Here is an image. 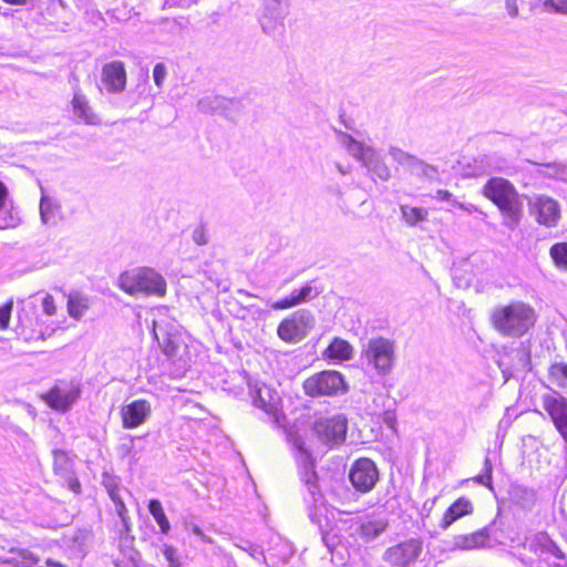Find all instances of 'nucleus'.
I'll return each mask as SVG.
<instances>
[{
    "instance_id": "nucleus-23",
    "label": "nucleus",
    "mask_w": 567,
    "mask_h": 567,
    "mask_svg": "<svg viewBox=\"0 0 567 567\" xmlns=\"http://www.w3.org/2000/svg\"><path fill=\"white\" fill-rule=\"evenodd\" d=\"M473 509V503L468 498L460 497L445 511L439 526L446 530L457 519L472 514Z\"/></svg>"
},
{
    "instance_id": "nucleus-29",
    "label": "nucleus",
    "mask_w": 567,
    "mask_h": 567,
    "mask_svg": "<svg viewBox=\"0 0 567 567\" xmlns=\"http://www.w3.org/2000/svg\"><path fill=\"white\" fill-rule=\"evenodd\" d=\"M323 357L329 360L347 361L353 357V347L341 338H334L324 350Z\"/></svg>"
},
{
    "instance_id": "nucleus-1",
    "label": "nucleus",
    "mask_w": 567,
    "mask_h": 567,
    "mask_svg": "<svg viewBox=\"0 0 567 567\" xmlns=\"http://www.w3.org/2000/svg\"><path fill=\"white\" fill-rule=\"evenodd\" d=\"M482 194L501 212L502 225L508 230H515L524 216L523 202L515 186L502 177L487 181Z\"/></svg>"
},
{
    "instance_id": "nucleus-43",
    "label": "nucleus",
    "mask_w": 567,
    "mask_h": 567,
    "mask_svg": "<svg viewBox=\"0 0 567 567\" xmlns=\"http://www.w3.org/2000/svg\"><path fill=\"white\" fill-rule=\"evenodd\" d=\"M167 75V70L164 63L155 64L153 69V79L157 87H162L164 80Z\"/></svg>"
},
{
    "instance_id": "nucleus-28",
    "label": "nucleus",
    "mask_w": 567,
    "mask_h": 567,
    "mask_svg": "<svg viewBox=\"0 0 567 567\" xmlns=\"http://www.w3.org/2000/svg\"><path fill=\"white\" fill-rule=\"evenodd\" d=\"M74 115L85 124L96 125L99 118L89 105V101L81 92H75L72 99Z\"/></svg>"
},
{
    "instance_id": "nucleus-42",
    "label": "nucleus",
    "mask_w": 567,
    "mask_h": 567,
    "mask_svg": "<svg viewBox=\"0 0 567 567\" xmlns=\"http://www.w3.org/2000/svg\"><path fill=\"white\" fill-rule=\"evenodd\" d=\"M13 302L9 301L0 308V330H6L11 318Z\"/></svg>"
},
{
    "instance_id": "nucleus-26",
    "label": "nucleus",
    "mask_w": 567,
    "mask_h": 567,
    "mask_svg": "<svg viewBox=\"0 0 567 567\" xmlns=\"http://www.w3.org/2000/svg\"><path fill=\"white\" fill-rule=\"evenodd\" d=\"M488 539L489 534L486 528H483L472 534L455 536L453 539V546L461 550H473L485 547Z\"/></svg>"
},
{
    "instance_id": "nucleus-55",
    "label": "nucleus",
    "mask_w": 567,
    "mask_h": 567,
    "mask_svg": "<svg viewBox=\"0 0 567 567\" xmlns=\"http://www.w3.org/2000/svg\"><path fill=\"white\" fill-rule=\"evenodd\" d=\"M192 530H193V533H194L196 536H198V537H200V536L204 534V532H203V530H202L197 525H194V526L192 527Z\"/></svg>"
},
{
    "instance_id": "nucleus-52",
    "label": "nucleus",
    "mask_w": 567,
    "mask_h": 567,
    "mask_svg": "<svg viewBox=\"0 0 567 567\" xmlns=\"http://www.w3.org/2000/svg\"><path fill=\"white\" fill-rule=\"evenodd\" d=\"M436 501H437V496L425 501L423 504V509L430 512L433 508V506L435 505Z\"/></svg>"
},
{
    "instance_id": "nucleus-41",
    "label": "nucleus",
    "mask_w": 567,
    "mask_h": 567,
    "mask_svg": "<svg viewBox=\"0 0 567 567\" xmlns=\"http://www.w3.org/2000/svg\"><path fill=\"white\" fill-rule=\"evenodd\" d=\"M163 555L168 561L169 567H181L179 557L174 547L165 545L163 548Z\"/></svg>"
},
{
    "instance_id": "nucleus-30",
    "label": "nucleus",
    "mask_w": 567,
    "mask_h": 567,
    "mask_svg": "<svg viewBox=\"0 0 567 567\" xmlns=\"http://www.w3.org/2000/svg\"><path fill=\"white\" fill-rule=\"evenodd\" d=\"M90 308V299L83 293L73 291L68 296L66 310L71 318L80 320Z\"/></svg>"
},
{
    "instance_id": "nucleus-45",
    "label": "nucleus",
    "mask_w": 567,
    "mask_h": 567,
    "mask_svg": "<svg viewBox=\"0 0 567 567\" xmlns=\"http://www.w3.org/2000/svg\"><path fill=\"white\" fill-rule=\"evenodd\" d=\"M42 310L47 316H54L56 313L54 298L49 293H45L42 299Z\"/></svg>"
},
{
    "instance_id": "nucleus-22",
    "label": "nucleus",
    "mask_w": 567,
    "mask_h": 567,
    "mask_svg": "<svg viewBox=\"0 0 567 567\" xmlns=\"http://www.w3.org/2000/svg\"><path fill=\"white\" fill-rule=\"evenodd\" d=\"M53 468L55 474L65 480L69 488L74 493H80L81 484L72 473V463L68 454L62 450L53 451Z\"/></svg>"
},
{
    "instance_id": "nucleus-47",
    "label": "nucleus",
    "mask_w": 567,
    "mask_h": 567,
    "mask_svg": "<svg viewBox=\"0 0 567 567\" xmlns=\"http://www.w3.org/2000/svg\"><path fill=\"white\" fill-rule=\"evenodd\" d=\"M505 8L509 17L516 18L518 16L517 0H506Z\"/></svg>"
},
{
    "instance_id": "nucleus-35",
    "label": "nucleus",
    "mask_w": 567,
    "mask_h": 567,
    "mask_svg": "<svg viewBox=\"0 0 567 567\" xmlns=\"http://www.w3.org/2000/svg\"><path fill=\"white\" fill-rule=\"evenodd\" d=\"M549 252L555 265L558 268L567 271V243L555 244L551 246Z\"/></svg>"
},
{
    "instance_id": "nucleus-40",
    "label": "nucleus",
    "mask_w": 567,
    "mask_h": 567,
    "mask_svg": "<svg viewBox=\"0 0 567 567\" xmlns=\"http://www.w3.org/2000/svg\"><path fill=\"white\" fill-rule=\"evenodd\" d=\"M492 463L489 458H485L484 461V473L481 475L475 476L473 480L484 486H487L489 489H492Z\"/></svg>"
},
{
    "instance_id": "nucleus-16",
    "label": "nucleus",
    "mask_w": 567,
    "mask_h": 567,
    "mask_svg": "<svg viewBox=\"0 0 567 567\" xmlns=\"http://www.w3.org/2000/svg\"><path fill=\"white\" fill-rule=\"evenodd\" d=\"M288 14V6L280 0H268L266 11L261 18V27L265 32L275 34L284 29V19Z\"/></svg>"
},
{
    "instance_id": "nucleus-2",
    "label": "nucleus",
    "mask_w": 567,
    "mask_h": 567,
    "mask_svg": "<svg viewBox=\"0 0 567 567\" xmlns=\"http://www.w3.org/2000/svg\"><path fill=\"white\" fill-rule=\"evenodd\" d=\"M536 320L535 309L520 300L497 306L491 313L494 329L504 337H523L534 327Z\"/></svg>"
},
{
    "instance_id": "nucleus-13",
    "label": "nucleus",
    "mask_w": 567,
    "mask_h": 567,
    "mask_svg": "<svg viewBox=\"0 0 567 567\" xmlns=\"http://www.w3.org/2000/svg\"><path fill=\"white\" fill-rule=\"evenodd\" d=\"M543 409L548 413L555 429L567 444V399L558 392L542 398Z\"/></svg>"
},
{
    "instance_id": "nucleus-15",
    "label": "nucleus",
    "mask_w": 567,
    "mask_h": 567,
    "mask_svg": "<svg viewBox=\"0 0 567 567\" xmlns=\"http://www.w3.org/2000/svg\"><path fill=\"white\" fill-rule=\"evenodd\" d=\"M251 396L255 406L261 409L267 414L274 417L277 424H280L281 417H284L280 411V395L279 393L267 384L256 385L255 390L251 391Z\"/></svg>"
},
{
    "instance_id": "nucleus-12",
    "label": "nucleus",
    "mask_w": 567,
    "mask_h": 567,
    "mask_svg": "<svg viewBox=\"0 0 567 567\" xmlns=\"http://www.w3.org/2000/svg\"><path fill=\"white\" fill-rule=\"evenodd\" d=\"M423 551L421 538H410L395 546L389 547L383 554V560L392 567H409Z\"/></svg>"
},
{
    "instance_id": "nucleus-48",
    "label": "nucleus",
    "mask_w": 567,
    "mask_h": 567,
    "mask_svg": "<svg viewBox=\"0 0 567 567\" xmlns=\"http://www.w3.org/2000/svg\"><path fill=\"white\" fill-rule=\"evenodd\" d=\"M434 198L437 199V200H446V202H450L452 205H453V200H455L453 198V195L449 192V190H445V189H439L436 190L435 195H434Z\"/></svg>"
},
{
    "instance_id": "nucleus-37",
    "label": "nucleus",
    "mask_w": 567,
    "mask_h": 567,
    "mask_svg": "<svg viewBox=\"0 0 567 567\" xmlns=\"http://www.w3.org/2000/svg\"><path fill=\"white\" fill-rule=\"evenodd\" d=\"M544 12L567 14V0H540Z\"/></svg>"
},
{
    "instance_id": "nucleus-6",
    "label": "nucleus",
    "mask_w": 567,
    "mask_h": 567,
    "mask_svg": "<svg viewBox=\"0 0 567 567\" xmlns=\"http://www.w3.org/2000/svg\"><path fill=\"white\" fill-rule=\"evenodd\" d=\"M315 322L316 319L309 310H298L279 323L277 334L286 343L296 344L308 336Z\"/></svg>"
},
{
    "instance_id": "nucleus-3",
    "label": "nucleus",
    "mask_w": 567,
    "mask_h": 567,
    "mask_svg": "<svg viewBox=\"0 0 567 567\" xmlns=\"http://www.w3.org/2000/svg\"><path fill=\"white\" fill-rule=\"evenodd\" d=\"M117 286L130 296H155L166 295L167 284L164 277L151 267H140L120 275Z\"/></svg>"
},
{
    "instance_id": "nucleus-51",
    "label": "nucleus",
    "mask_w": 567,
    "mask_h": 567,
    "mask_svg": "<svg viewBox=\"0 0 567 567\" xmlns=\"http://www.w3.org/2000/svg\"><path fill=\"white\" fill-rule=\"evenodd\" d=\"M384 423L392 430L395 429V416L391 413H385Z\"/></svg>"
},
{
    "instance_id": "nucleus-54",
    "label": "nucleus",
    "mask_w": 567,
    "mask_h": 567,
    "mask_svg": "<svg viewBox=\"0 0 567 567\" xmlns=\"http://www.w3.org/2000/svg\"><path fill=\"white\" fill-rule=\"evenodd\" d=\"M336 168L342 175H347L350 172L348 167L342 166L340 163H336Z\"/></svg>"
},
{
    "instance_id": "nucleus-17",
    "label": "nucleus",
    "mask_w": 567,
    "mask_h": 567,
    "mask_svg": "<svg viewBox=\"0 0 567 567\" xmlns=\"http://www.w3.org/2000/svg\"><path fill=\"white\" fill-rule=\"evenodd\" d=\"M152 412L151 403L146 400H135L121 409L124 429H135L144 424Z\"/></svg>"
},
{
    "instance_id": "nucleus-18",
    "label": "nucleus",
    "mask_w": 567,
    "mask_h": 567,
    "mask_svg": "<svg viewBox=\"0 0 567 567\" xmlns=\"http://www.w3.org/2000/svg\"><path fill=\"white\" fill-rule=\"evenodd\" d=\"M102 83L110 93H121L126 86V71L124 63L112 61L102 68Z\"/></svg>"
},
{
    "instance_id": "nucleus-34",
    "label": "nucleus",
    "mask_w": 567,
    "mask_h": 567,
    "mask_svg": "<svg viewBox=\"0 0 567 567\" xmlns=\"http://www.w3.org/2000/svg\"><path fill=\"white\" fill-rule=\"evenodd\" d=\"M548 381L560 389L567 388V364L554 363L548 369Z\"/></svg>"
},
{
    "instance_id": "nucleus-53",
    "label": "nucleus",
    "mask_w": 567,
    "mask_h": 567,
    "mask_svg": "<svg viewBox=\"0 0 567 567\" xmlns=\"http://www.w3.org/2000/svg\"><path fill=\"white\" fill-rule=\"evenodd\" d=\"M45 565H47L48 567H64L60 561H56V560L51 559V558H48V559L45 560Z\"/></svg>"
},
{
    "instance_id": "nucleus-39",
    "label": "nucleus",
    "mask_w": 567,
    "mask_h": 567,
    "mask_svg": "<svg viewBox=\"0 0 567 567\" xmlns=\"http://www.w3.org/2000/svg\"><path fill=\"white\" fill-rule=\"evenodd\" d=\"M551 172L548 174L549 177L556 178L563 182H567V164L564 163H548L544 164Z\"/></svg>"
},
{
    "instance_id": "nucleus-56",
    "label": "nucleus",
    "mask_w": 567,
    "mask_h": 567,
    "mask_svg": "<svg viewBox=\"0 0 567 567\" xmlns=\"http://www.w3.org/2000/svg\"><path fill=\"white\" fill-rule=\"evenodd\" d=\"M200 539H202L204 543H207V544H212V543H213V539H212L209 536L205 535V534H203V535L200 536Z\"/></svg>"
},
{
    "instance_id": "nucleus-33",
    "label": "nucleus",
    "mask_w": 567,
    "mask_h": 567,
    "mask_svg": "<svg viewBox=\"0 0 567 567\" xmlns=\"http://www.w3.org/2000/svg\"><path fill=\"white\" fill-rule=\"evenodd\" d=\"M148 511L157 525L159 526V529L163 534H168L171 530V524L165 515V512L163 509V506L159 501L152 499L148 503Z\"/></svg>"
},
{
    "instance_id": "nucleus-5",
    "label": "nucleus",
    "mask_w": 567,
    "mask_h": 567,
    "mask_svg": "<svg viewBox=\"0 0 567 567\" xmlns=\"http://www.w3.org/2000/svg\"><path fill=\"white\" fill-rule=\"evenodd\" d=\"M166 311V308L158 309L153 321V334L165 355L169 359H176L181 355L184 341L182 340L179 326L167 316Z\"/></svg>"
},
{
    "instance_id": "nucleus-46",
    "label": "nucleus",
    "mask_w": 567,
    "mask_h": 567,
    "mask_svg": "<svg viewBox=\"0 0 567 567\" xmlns=\"http://www.w3.org/2000/svg\"><path fill=\"white\" fill-rule=\"evenodd\" d=\"M192 237L193 240L199 246L206 245L208 243L207 234L203 227H197L194 229Z\"/></svg>"
},
{
    "instance_id": "nucleus-8",
    "label": "nucleus",
    "mask_w": 567,
    "mask_h": 567,
    "mask_svg": "<svg viewBox=\"0 0 567 567\" xmlns=\"http://www.w3.org/2000/svg\"><path fill=\"white\" fill-rule=\"evenodd\" d=\"M303 390L310 396L338 395L344 393L347 386L340 372L329 370L308 378L303 382Z\"/></svg>"
},
{
    "instance_id": "nucleus-14",
    "label": "nucleus",
    "mask_w": 567,
    "mask_h": 567,
    "mask_svg": "<svg viewBox=\"0 0 567 567\" xmlns=\"http://www.w3.org/2000/svg\"><path fill=\"white\" fill-rule=\"evenodd\" d=\"M349 477L357 491L367 493L371 491L378 482L379 472L371 460L360 458L352 465Z\"/></svg>"
},
{
    "instance_id": "nucleus-21",
    "label": "nucleus",
    "mask_w": 567,
    "mask_h": 567,
    "mask_svg": "<svg viewBox=\"0 0 567 567\" xmlns=\"http://www.w3.org/2000/svg\"><path fill=\"white\" fill-rule=\"evenodd\" d=\"M80 396V391L73 388L55 386L43 399L54 410H68Z\"/></svg>"
},
{
    "instance_id": "nucleus-24",
    "label": "nucleus",
    "mask_w": 567,
    "mask_h": 567,
    "mask_svg": "<svg viewBox=\"0 0 567 567\" xmlns=\"http://www.w3.org/2000/svg\"><path fill=\"white\" fill-rule=\"evenodd\" d=\"M40 219L45 226H56L62 218V206L55 198L42 193L40 205Z\"/></svg>"
},
{
    "instance_id": "nucleus-19",
    "label": "nucleus",
    "mask_w": 567,
    "mask_h": 567,
    "mask_svg": "<svg viewBox=\"0 0 567 567\" xmlns=\"http://www.w3.org/2000/svg\"><path fill=\"white\" fill-rule=\"evenodd\" d=\"M389 156L403 168L410 171L414 175L430 176L434 172V168L425 164L420 158L412 154L404 152L403 150L391 146L388 151Z\"/></svg>"
},
{
    "instance_id": "nucleus-25",
    "label": "nucleus",
    "mask_w": 567,
    "mask_h": 567,
    "mask_svg": "<svg viewBox=\"0 0 567 567\" xmlns=\"http://www.w3.org/2000/svg\"><path fill=\"white\" fill-rule=\"evenodd\" d=\"M318 293L313 292V287L310 284H306L298 290H293L290 296L275 301L270 305L274 310H285L301 303L308 302L313 299Z\"/></svg>"
},
{
    "instance_id": "nucleus-7",
    "label": "nucleus",
    "mask_w": 567,
    "mask_h": 567,
    "mask_svg": "<svg viewBox=\"0 0 567 567\" xmlns=\"http://www.w3.org/2000/svg\"><path fill=\"white\" fill-rule=\"evenodd\" d=\"M367 363L379 374H386L391 371L395 360V347L393 341L379 337L369 340L363 353Z\"/></svg>"
},
{
    "instance_id": "nucleus-44",
    "label": "nucleus",
    "mask_w": 567,
    "mask_h": 567,
    "mask_svg": "<svg viewBox=\"0 0 567 567\" xmlns=\"http://www.w3.org/2000/svg\"><path fill=\"white\" fill-rule=\"evenodd\" d=\"M20 224V218L17 215L9 214L8 216L0 213V228H14Z\"/></svg>"
},
{
    "instance_id": "nucleus-27",
    "label": "nucleus",
    "mask_w": 567,
    "mask_h": 567,
    "mask_svg": "<svg viewBox=\"0 0 567 567\" xmlns=\"http://www.w3.org/2000/svg\"><path fill=\"white\" fill-rule=\"evenodd\" d=\"M386 526L388 523L383 517L369 515L361 522L358 533L365 542H370L382 534Z\"/></svg>"
},
{
    "instance_id": "nucleus-58",
    "label": "nucleus",
    "mask_w": 567,
    "mask_h": 567,
    "mask_svg": "<svg viewBox=\"0 0 567 567\" xmlns=\"http://www.w3.org/2000/svg\"><path fill=\"white\" fill-rule=\"evenodd\" d=\"M25 558L30 559L32 564H37L39 561V559L35 558L32 554H29V556H25Z\"/></svg>"
},
{
    "instance_id": "nucleus-57",
    "label": "nucleus",
    "mask_w": 567,
    "mask_h": 567,
    "mask_svg": "<svg viewBox=\"0 0 567 567\" xmlns=\"http://www.w3.org/2000/svg\"><path fill=\"white\" fill-rule=\"evenodd\" d=\"M208 279L217 287H219L220 282H219V279L216 278V277H213V276H208Z\"/></svg>"
},
{
    "instance_id": "nucleus-10",
    "label": "nucleus",
    "mask_w": 567,
    "mask_h": 567,
    "mask_svg": "<svg viewBox=\"0 0 567 567\" xmlns=\"http://www.w3.org/2000/svg\"><path fill=\"white\" fill-rule=\"evenodd\" d=\"M289 441L297 451L296 460L299 466L300 480L307 486L309 493L315 496L318 489V476L309 447L299 434H289Z\"/></svg>"
},
{
    "instance_id": "nucleus-9",
    "label": "nucleus",
    "mask_w": 567,
    "mask_h": 567,
    "mask_svg": "<svg viewBox=\"0 0 567 567\" xmlns=\"http://www.w3.org/2000/svg\"><path fill=\"white\" fill-rule=\"evenodd\" d=\"M530 216L537 224L551 228L560 219V205L553 197L545 194H534L527 198Z\"/></svg>"
},
{
    "instance_id": "nucleus-38",
    "label": "nucleus",
    "mask_w": 567,
    "mask_h": 567,
    "mask_svg": "<svg viewBox=\"0 0 567 567\" xmlns=\"http://www.w3.org/2000/svg\"><path fill=\"white\" fill-rule=\"evenodd\" d=\"M106 488H107V492H109V496L111 497V499L115 504V508H116V512H117L118 516L122 519H124V514L126 513V507H125V504H124L122 497L120 496L118 488L116 486L111 485V484L107 485Z\"/></svg>"
},
{
    "instance_id": "nucleus-36",
    "label": "nucleus",
    "mask_w": 567,
    "mask_h": 567,
    "mask_svg": "<svg viewBox=\"0 0 567 567\" xmlns=\"http://www.w3.org/2000/svg\"><path fill=\"white\" fill-rule=\"evenodd\" d=\"M224 105V99L219 96H205L197 103L198 111L202 113H214Z\"/></svg>"
},
{
    "instance_id": "nucleus-20",
    "label": "nucleus",
    "mask_w": 567,
    "mask_h": 567,
    "mask_svg": "<svg viewBox=\"0 0 567 567\" xmlns=\"http://www.w3.org/2000/svg\"><path fill=\"white\" fill-rule=\"evenodd\" d=\"M527 548L539 557L563 559L564 555L547 533L540 532L526 540Z\"/></svg>"
},
{
    "instance_id": "nucleus-31",
    "label": "nucleus",
    "mask_w": 567,
    "mask_h": 567,
    "mask_svg": "<svg viewBox=\"0 0 567 567\" xmlns=\"http://www.w3.org/2000/svg\"><path fill=\"white\" fill-rule=\"evenodd\" d=\"M509 494L513 502L522 508L529 509L536 503V493L525 486H512Z\"/></svg>"
},
{
    "instance_id": "nucleus-49",
    "label": "nucleus",
    "mask_w": 567,
    "mask_h": 567,
    "mask_svg": "<svg viewBox=\"0 0 567 567\" xmlns=\"http://www.w3.org/2000/svg\"><path fill=\"white\" fill-rule=\"evenodd\" d=\"M453 206H456V207L463 209L467 214H473L474 212L478 210L477 207L473 204H464V203H461L457 200H453Z\"/></svg>"
},
{
    "instance_id": "nucleus-50",
    "label": "nucleus",
    "mask_w": 567,
    "mask_h": 567,
    "mask_svg": "<svg viewBox=\"0 0 567 567\" xmlns=\"http://www.w3.org/2000/svg\"><path fill=\"white\" fill-rule=\"evenodd\" d=\"M7 194V188L4 184L0 181V210L4 207Z\"/></svg>"
},
{
    "instance_id": "nucleus-11",
    "label": "nucleus",
    "mask_w": 567,
    "mask_h": 567,
    "mask_svg": "<svg viewBox=\"0 0 567 567\" xmlns=\"http://www.w3.org/2000/svg\"><path fill=\"white\" fill-rule=\"evenodd\" d=\"M348 421L342 414L318 419L312 426V433L326 446L342 443L346 439Z\"/></svg>"
},
{
    "instance_id": "nucleus-4",
    "label": "nucleus",
    "mask_w": 567,
    "mask_h": 567,
    "mask_svg": "<svg viewBox=\"0 0 567 567\" xmlns=\"http://www.w3.org/2000/svg\"><path fill=\"white\" fill-rule=\"evenodd\" d=\"M340 143L352 157L358 159L362 166L371 173L372 176H375L383 182L391 178V171L384 163L379 151L354 140L349 134H341Z\"/></svg>"
},
{
    "instance_id": "nucleus-32",
    "label": "nucleus",
    "mask_w": 567,
    "mask_h": 567,
    "mask_svg": "<svg viewBox=\"0 0 567 567\" xmlns=\"http://www.w3.org/2000/svg\"><path fill=\"white\" fill-rule=\"evenodd\" d=\"M402 218L409 226H415L419 223L426 220L427 210L421 207H412L408 205H402L400 207Z\"/></svg>"
}]
</instances>
